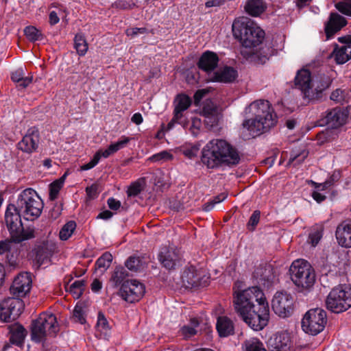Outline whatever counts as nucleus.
<instances>
[{
	"instance_id": "1",
	"label": "nucleus",
	"mask_w": 351,
	"mask_h": 351,
	"mask_svg": "<svg viewBox=\"0 0 351 351\" xmlns=\"http://www.w3.org/2000/svg\"><path fill=\"white\" fill-rule=\"evenodd\" d=\"M234 310L253 330H261L267 326L269 308L264 293L257 286L235 290L233 294Z\"/></svg>"
},
{
	"instance_id": "2",
	"label": "nucleus",
	"mask_w": 351,
	"mask_h": 351,
	"mask_svg": "<svg viewBox=\"0 0 351 351\" xmlns=\"http://www.w3.org/2000/svg\"><path fill=\"white\" fill-rule=\"evenodd\" d=\"M32 287V278L28 273L18 275L12 282L10 292L15 297L3 300L0 304V317L8 322L16 319L22 313L24 308L23 297L28 293Z\"/></svg>"
},
{
	"instance_id": "3",
	"label": "nucleus",
	"mask_w": 351,
	"mask_h": 351,
	"mask_svg": "<svg viewBox=\"0 0 351 351\" xmlns=\"http://www.w3.org/2000/svg\"><path fill=\"white\" fill-rule=\"evenodd\" d=\"M202 154V162L210 169L222 165L234 166L240 161L237 149L222 139H213L209 141L203 148Z\"/></svg>"
},
{
	"instance_id": "4",
	"label": "nucleus",
	"mask_w": 351,
	"mask_h": 351,
	"mask_svg": "<svg viewBox=\"0 0 351 351\" xmlns=\"http://www.w3.org/2000/svg\"><path fill=\"white\" fill-rule=\"evenodd\" d=\"M255 117L245 120L243 126L253 137L267 132L277 123V117L273 114L270 104L267 100H258L252 102L249 106Z\"/></svg>"
},
{
	"instance_id": "5",
	"label": "nucleus",
	"mask_w": 351,
	"mask_h": 351,
	"mask_svg": "<svg viewBox=\"0 0 351 351\" xmlns=\"http://www.w3.org/2000/svg\"><path fill=\"white\" fill-rule=\"evenodd\" d=\"M232 33L234 38L239 40L242 47L245 48L241 51V53L246 58L252 55L251 51H247L246 49L256 47L265 38V32L250 19L243 16L234 21Z\"/></svg>"
},
{
	"instance_id": "6",
	"label": "nucleus",
	"mask_w": 351,
	"mask_h": 351,
	"mask_svg": "<svg viewBox=\"0 0 351 351\" xmlns=\"http://www.w3.org/2000/svg\"><path fill=\"white\" fill-rule=\"evenodd\" d=\"M289 272L291 279L298 292L311 291L315 282L316 275L314 269L308 261L304 259L294 261L290 266Z\"/></svg>"
},
{
	"instance_id": "7",
	"label": "nucleus",
	"mask_w": 351,
	"mask_h": 351,
	"mask_svg": "<svg viewBox=\"0 0 351 351\" xmlns=\"http://www.w3.org/2000/svg\"><path fill=\"white\" fill-rule=\"evenodd\" d=\"M15 206L25 220L33 221L40 215L43 202L36 191L29 188L20 193Z\"/></svg>"
},
{
	"instance_id": "8",
	"label": "nucleus",
	"mask_w": 351,
	"mask_h": 351,
	"mask_svg": "<svg viewBox=\"0 0 351 351\" xmlns=\"http://www.w3.org/2000/svg\"><path fill=\"white\" fill-rule=\"evenodd\" d=\"M22 214L15 204L8 205L5 213V222L14 242L20 243L23 241L34 237V232L25 231L21 221Z\"/></svg>"
},
{
	"instance_id": "9",
	"label": "nucleus",
	"mask_w": 351,
	"mask_h": 351,
	"mask_svg": "<svg viewBox=\"0 0 351 351\" xmlns=\"http://www.w3.org/2000/svg\"><path fill=\"white\" fill-rule=\"evenodd\" d=\"M326 308L334 313H341L351 308V287L340 285L331 289L326 301Z\"/></svg>"
},
{
	"instance_id": "10",
	"label": "nucleus",
	"mask_w": 351,
	"mask_h": 351,
	"mask_svg": "<svg viewBox=\"0 0 351 351\" xmlns=\"http://www.w3.org/2000/svg\"><path fill=\"white\" fill-rule=\"evenodd\" d=\"M58 330L56 317L53 314H43L32 323V339L36 342H40L47 335L55 336Z\"/></svg>"
},
{
	"instance_id": "11",
	"label": "nucleus",
	"mask_w": 351,
	"mask_h": 351,
	"mask_svg": "<svg viewBox=\"0 0 351 351\" xmlns=\"http://www.w3.org/2000/svg\"><path fill=\"white\" fill-rule=\"evenodd\" d=\"M327 323L326 312L319 308H311L302 319V328L304 332L311 335H317L324 330Z\"/></svg>"
},
{
	"instance_id": "12",
	"label": "nucleus",
	"mask_w": 351,
	"mask_h": 351,
	"mask_svg": "<svg viewBox=\"0 0 351 351\" xmlns=\"http://www.w3.org/2000/svg\"><path fill=\"white\" fill-rule=\"evenodd\" d=\"M271 307L279 317H290L294 310V298L291 294L286 291H278L273 298Z\"/></svg>"
},
{
	"instance_id": "13",
	"label": "nucleus",
	"mask_w": 351,
	"mask_h": 351,
	"mask_svg": "<svg viewBox=\"0 0 351 351\" xmlns=\"http://www.w3.org/2000/svg\"><path fill=\"white\" fill-rule=\"evenodd\" d=\"M295 86L300 89L305 99L314 101L317 99L319 93L314 92L312 86L311 72L308 69H302L297 72L294 80Z\"/></svg>"
},
{
	"instance_id": "14",
	"label": "nucleus",
	"mask_w": 351,
	"mask_h": 351,
	"mask_svg": "<svg viewBox=\"0 0 351 351\" xmlns=\"http://www.w3.org/2000/svg\"><path fill=\"white\" fill-rule=\"evenodd\" d=\"M145 293V286L137 280H127L123 282L119 290L120 296L125 301H138Z\"/></svg>"
},
{
	"instance_id": "15",
	"label": "nucleus",
	"mask_w": 351,
	"mask_h": 351,
	"mask_svg": "<svg viewBox=\"0 0 351 351\" xmlns=\"http://www.w3.org/2000/svg\"><path fill=\"white\" fill-rule=\"evenodd\" d=\"M253 277L258 284L269 287L274 283L276 275L271 264L263 263L255 267Z\"/></svg>"
},
{
	"instance_id": "16",
	"label": "nucleus",
	"mask_w": 351,
	"mask_h": 351,
	"mask_svg": "<svg viewBox=\"0 0 351 351\" xmlns=\"http://www.w3.org/2000/svg\"><path fill=\"white\" fill-rule=\"evenodd\" d=\"M158 260L166 269H174L180 260V252L174 245L161 247L158 253Z\"/></svg>"
},
{
	"instance_id": "17",
	"label": "nucleus",
	"mask_w": 351,
	"mask_h": 351,
	"mask_svg": "<svg viewBox=\"0 0 351 351\" xmlns=\"http://www.w3.org/2000/svg\"><path fill=\"white\" fill-rule=\"evenodd\" d=\"M40 141V133L38 128H29L26 134L17 143V148L24 153L32 154L36 151Z\"/></svg>"
},
{
	"instance_id": "18",
	"label": "nucleus",
	"mask_w": 351,
	"mask_h": 351,
	"mask_svg": "<svg viewBox=\"0 0 351 351\" xmlns=\"http://www.w3.org/2000/svg\"><path fill=\"white\" fill-rule=\"evenodd\" d=\"M202 277L200 273L193 266L184 269L182 275V280L184 287L187 289L205 287L207 285V279Z\"/></svg>"
},
{
	"instance_id": "19",
	"label": "nucleus",
	"mask_w": 351,
	"mask_h": 351,
	"mask_svg": "<svg viewBox=\"0 0 351 351\" xmlns=\"http://www.w3.org/2000/svg\"><path fill=\"white\" fill-rule=\"evenodd\" d=\"M268 343L271 351H289L291 348L289 334L285 331L278 332L269 339Z\"/></svg>"
},
{
	"instance_id": "20",
	"label": "nucleus",
	"mask_w": 351,
	"mask_h": 351,
	"mask_svg": "<svg viewBox=\"0 0 351 351\" xmlns=\"http://www.w3.org/2000/svg\"><path fill=\"white\" fill-rule=\"evenodd\" d=\"M56 249V244L49 241L43 242L35 247V259L39 266L44 264L45 261L49 260Z\"/></svg>"
},
{
	"instance_id": "21",
	"label": "nucleus",
	"mask_w": 351,
	"mask_h": 351,
	"mask_svg": "<svg viewBox=\"0 0 351 351\" xmlns=\"http://www.w3.org/2000/svg\"><path fill=\"white\" fill-rule=\"evenodd\" d=\"M347 21L346 19L337 13L332 12L325 26V32L327 38L332 37L336 32L346 26Z\"/></svg>"
},
{
	"instance_id": "22",
	"label": "nucleus",
	"mask_w": 351,
	"mask_h": 351,
	"mask_svg": "<svg viewBox=\"0 0 351 351\" xmlns=\"http://www.w3.org/2000/svg\"><path fill=\"white\" fill-rule=\"evenodd\" d=\"M335 235L341 246L351 247V221L340 223L337 228Z\"/></svg>"
},
{
	"instance_id": "23",
	"label": "nucleus",
	"mask_w": 351,
	"mask_h": 351,
	"mask_svg": "<svg viewBox=\"0 0 351 351\" xmlns=\"http://www.w3.org/2000/svg\"><path fill=\"white\" fill-rule=\"evenodd\" d=\"M218 62L217 55L213 51H206L199 58L197 66L199 69L210 73L217 67Z\"/></svg>"
},
{
	"instance_id": "24",
	"label": "nucleus",
	"mask_w": 351,
	"mask_h": 351,
	"mask_svg": "<svg viewBox=\"0 0 351 351\" xmlns=\"http://www.w3.org/2000/svg\"><path fill=\"white\" fill-rule=\"evenodd\" d=\"M237 77V71L231 66H225L213 73L211 81L217 82L230 83L233 82Z\"/></svg>"
},
{
	"instance_id": "25",
	"label": "nucleus",
	"mask_w": 351,
	"mask_h": 351,
	"mask_svg": "<svg viewBox=\"0 0 351 351\" xmlns=\"http://www.w3.org/2000/svg\"><path fill=\"white\" fill-rule=\"evenodd\" d=\"M346 118L340 108H335L327 113L325 123L331 128H337L345 123Z\"/></svg>"
},
{
	"instance_id": "26",
	"label": "nucleus",
	"mask_w": 351,
	"mask_h": 351,
	"mask_svg": "<svg viewBox=\"0 0 351 351\" xmlns=\"http://www.w3.org/2000/svg\"><path fill=\"white\" fill-rule=\"evenodd\" d=\"M330 57H334L335 62L337 64H342L351 59V45L350 44H344L339 47L338 45H335V48L330 54Z\"/></svg>"
},
{
	"instance_id": "27",
	"label": "nucleus",
	"mask_w": 351,
	"mask_h": 351,
	"mask_svg": "<svg viewBox=\"0 0 351 351\" xmlns=\"http://www.w3.org/2000/svg\"><path fill=\"white\" fill-rule=\"evenodd\" d=\"M10 341L12 344L21 346L24 342L27 332L22 325L16 324L10 327Z\"/></svg>"
},
{
	"instance_id": "28",
	"label": "nucleus",
	"mask_w": 351,
	"mask_h": 351,
	"mask_svg": "<svg viewBox=\"0 0 351 351\" xmlns=\"http://www.w3.org/2000/svg\"><path fill=\"white\" fill-rule=\"evenodd\" d=\"M216 328L220 337H228L234 333L232 322L227 317H219L216 324Z\"/></svg>"
},
{
	"instance_id": "29",
	"label": "nucleus",
	"mask_w": 351,
	"mask_h": 351,
	"mask_svg": "<svg viewBox=\"0 0 351 351\" xmlns=\"http://www.w3.org/2000/svg\"><path fill=\"white\" fill-rule=\"evenodd\" d=\"M128 272L123 267L117 266L114 268L110 281L114 287H117L119 285L121 287L123 282L128 280H126V278H128Z\"/></svg>"
},
{
	"instance_id": "30",
	"label": "nucleus",
	"mask_w": 351,
	"mask_h": 351,
	"mask_svg": "<svg viewBox=\"0 0 351 351\" xmlns=\"http://www.w3.org/2000/svg\"><path fill=\"white\" fill-rule=\"evenodd\" d=\"M202 114L206 118V123L215 125L217 123V115L216 106L212 103L206 104L202 108Z\"/></svg>"
},
{
	"instance_id": "31",
	"label": "nucleus",
	"mask_w": 351,
	"mask_h": 351,
	"mask_svg": "<svg viewBox=\"0 0 351 351\" xmlns=\"http://www.w3.org/2000/svg\"><path fill=\"white\" fill-rule=\"evenodd\" d=\"M245 9L249 14L256 16L265 11V6L263 0H250Z\"/></svg>"
},
{
	"instance_id": "32",
	"label": "nucleus",
	"mask_w": 351,
	"mask_h": 351,
	"mask_svg": "<svg viewBox=\"0 0 351 351\" xmlns=\"http://www.w3.org/2000/svg\"><path fill=\"white\" fill-rule=\"evenodd\" d=\"M11 79L14 82L17 83L19 86L25 88L32 83L33 77L32 76L25 77L23 69L20 68L12 73Z\"/></svg>"
},
{
	"instance_id": "33",
	"label": "nucleus",
	"mask_w": 351,
	"mask_h": 351,
	"mask_svg": "<svg viewBox=\"0 0 351 351\" xmlns=\"http://www.w3.org/2000/svg\"><path fill=\"white\" fill-rule=\"evenodd\" d=\"M112 261V256L110 252L104 253L95 263V269L104 274L110 266Z\"/></svg>"
},
{
	"instance_id": "34",
	"label": "nucleus",
	"mask_w": 351,
	"mask_h": 351,
	"mask_svg": "<svg viewBox=\"0 0 351 351\" xmlns=\"http://www.w3.org/2000/svg\"><path fill=\"white\" fill-rule=\"evenodd\" d=\"M330 99L335 103L342 105L348 101L350 93L346 89L337 88L331 93Z\"/></svg>"
},
{
	"instance_id": "35",
	"label": "nucleus",
	"mask_w": 351,
	"mask_h": 351,
	"mask_svg": "<svg viewBox=\"0 0 351 351\" xmlns=\"http://www.w3.org/2000/svg\"><path fill=\"white\" fill-rule=\"evenodd\" d=\"M125 267L132 272H138L143 269L144 263L138 256H130L125 263Z\"/></svg>"
},
{
	"instance_id": "36",
	"label": "nucleus",
	"mask_w": 351,
	"mask_h": 351,
	"mask_svg": "<svg viewBox=\"0 0 351 351\" xmlns=\"http://www.w3.org/2000/svg\"><path fill=\"white\" fill-rule=\"evenodd\" d=\"M244 351H267L263 343L256 338L245 340L243 344Z\"/></svg>"
},
{
	"instance_id": "37",
	"label": "nucleus",
	"mask_w": 351,
	"mask_h": 351,
	"mask_svg": "<svg viewBox=\"0 0 351 351\" xmlns=\"http://www.w3.org/2000/svg\"><path fill=\"white\" fill-rule=\"evenodd\" d=\"M175 108L181 111H184L191 106V99L185 94L178 95L175 99Z\"/></svg>"
},
{
	"instance_id": "38",
	"label": "nucleus",
	"mask_w": 351,
	"mask_h": 351,
	"mask_svg": "<svg viewBox=\"0 0 351 351\" xmlns=\"http://www.w3.org/2000/svg\"><path fill=\"white\" fill-rule=\"evenodd\" d=\"M76 228V223L73 221H70L63 226L60 231V239L62 241L67 240L73 234Z\"/></svg>"
},
{
	"instance_id": "39",
	"label": "nucleus",
	"mask_w": 351,
	"mask_h": 351,
	"mask_svg": "<svg viewBox=\"0 0 351 351\" xmlns=\"http://www.w3.org/2000/svg\"><path fill=\"white\" fill-rule=\"evenodd\" d=\"M74 46L80 56H84L88 50V44L85 38L80 34H76Z\"/></svg>"
},
{
	"instance_id": "40",
	"label": "nucleus",
	"mask_w": 351,
	"mask_h": 351,
	"mask_svg": "<svg viewBox=\"0 0 351 351\" xmlns=\"http://www.w3.org/2000/svg\"><path fill=\"white\" fill-rule=\"evenodd\" d=\"M332 80L326 75H324L322 77H321V80L319 82V84L317 86V87L313 89L314 92L319 93L320 95H319V97L317 99H314V101L319 100L322 97V92L328 88L332 84Z\"/></svg>"
},
{
	"instance_id": "41",
	"label": "nucleus",
	"mask_w": 351,
	"mask_h": 351,
	"mask_svg": "<svg viewBox=\"0 0 351 351\" xmlns=\"http://www.w3.org/2000/svg\"><path fill=\"white\" fill-rule=\"evenodd\" d=\"M24 33L27 39L31 42L41 40L43 34L34 26H27L24 29Z\"/></svg>"
},
{
	"instance_id": "42",
	"label": "nucleus",
	"mask_w": 351,
	"mask_h": 351,
	"mask_svg": "<svg viewBox=\"0 0 351 351\" xmlns=\"http://www.w3.org/2000/svg\"><path fill=\"white\" fill-rule=\"evenodd\" d=\"M85 287L84 280H76L69 287V292L73 295L74 298H79L83 293Z\"/></svg>"
},
{
	"instance_id": "43",
	"label": "nucleus",
	"mask_w": 351,
	"mask_h": 351,
	"mask_svg": "<svg viewBox=\"0 0 351 351\" xmlns=\"http://www.w3.org/2000/svg\"><path fill=\"white\" fill-rule=\"evenodd\" d=\"M192 326H184L180 331L184 338H190L194 336L197 333L195 328L199 326V322L197 319L194 318L191 319Z\"/></svg>"
},
{
	"instance_id": "44",
	"label": "nucleus",
	"mask_w": 351,
	"mask_h": 351,
	"mask_svg": "<svg viewBox=\"0 0 351 351\" xmlns=\"http://www.w3.org/2000/svg\"><path fill=\"white\" fill-rule=\"evenodd\" d=\"M97 328L99 331L104 332L105 335L110 331L109 323L102 312L98 313Z\"/></svg>"
},
{
	"instance_id": "45",
	"label": "nucleus",
	"mask_w": 351,
	"mask_h": 351,
	"mask_svg": "<svg viewBox=\"0 0 351 351\" xmlns=\"http://www.w3.org/2000/svg\"><path fill=\"white\" fill-rule=\"evenodd\" d=\"M308 152L306 150H302L300 152H293L291 154L289 163H294V165L301 164L304 159L308 156Z\"/></svg>"
},
{
	"instance_id": "46",
	"label": "nucleus",
	"mask_w": 351,
	"mask_h": 351,
	"mask_svg": "<svg viewBox=\"0 0 351 351\" xmlns=\"http://www.w3.org/2000/svg\"><path fill=\"white\" fill-rule=\"evenodd\" d=\"M335 8L342 14L351 16V0H344L335 4Z\"/></svg>"
},
{
	"instance_id": "47",
	"label": "nucleus",
	"mask_w": 351,
	"mask_h": 351,
	"mask_svg": "<svg viewBox=\"0 0 351 351\" xmlns=\"http://www.w3.org/2000/svg\"><path fill=\"white\" fill-rule=\"evenodd\" d=\"M338 179L339 175L334 173L322 184H317L316 182H312L313 184L315 185V189H317V190H319L321 187V190H324L332 186L335 184V182H336L338 180Z\"/></svg>"
},
{
	"instance_id": "48",
	"label": "nucleus",
	"mask_w": 351,
	"mask_h": 351,
	"mask_svg": "<svg viewBox=\"0 0 351 351\" xmlns=\"http://www.w3.org/2000/svg\"><path fill=\"white\" fill-rule=\"evenodd\" d=\"M173 158V155L167 151H162L160 153L156 154L149 158V160L152 162H163L171 160Z\"/></svg>"
},
{
	"instance_id": "49",
	"label": "nucleus",
	"mask_w": 351,
	"mask_h": 351,
	"mask_svg": "<svg viewBox=\"0 0 351 351\" xmlns=\"http://www.w3.org/2000/svg\"><path fill=\"white\" fill-rule=\"evenodd\" d=\"M62 186L56 180L49 184V199L53 201L57 198L59 191Z\"/></svg>"
},
{
	"instance_id": "50",
	"label": "nucleus",
	"mask_w": 351,
	"mask_h": 351,
	"mask_svg": "<svg viewBox=\"0 0 351 351\" xmlns=\"http://www.w3.org/2000/svg\"><path fill=\"white\" fill-rule=\"evenodd\" d=\"M73 318L75 322H79L82 324L86 322L84 311L81 306H76L75 307L73 310Z\"/></svg>"
},
{
	"instance_id": "51",
	"label": "nucleus",
	"mask_w": 351,
	"mask_h": 351,
	"mask_svg": "<svg viewBox=\"0 0 351 351\" xmlns=\"http://www.w3.org/2000/svg\"><path fill=\"white\" fill-rule=\"evenodd\" d=\"M260 219V211L255 210L250 217L247 223V228L249 230H254L255 226L258 224Z\"/></svg>"
},
{
	"instance_id": "52",
	"label": "nucleus",
	"mask_w": 351,
	"mask_h": 351,
	"mask_svg": "<svg viewBox=\"0 0 351 351\" xmlns=\"http://www.w3.org/2000/svg\"><path fill=\"white\" fill-rule=\"evenodd\" d=\"M142 191L141 185L139 182H136L132 184L128 189L127 193L129 197H135L138 195Z\"/></svg>"
},
{
	"instance_id": "53",
	"label": "nucleus",
	"mask_w": 351,
	"mask_h": 351,
	"mask_svg": "<svg viewBox=\"0 0 351 351\" xmlns=\"http://www.w3.org/2000/svg\"><path fill=\"white\" fill-rule=\"evenodd\" d=\"M322 237V232L319 230H317L309 234L308 242L311 243L313 246H315L320 241Z\"/></svg>"
},
{
	"instance_id": "54",
	"label": "nucleus",
	"mask_w": 351,
	"mask_h": 351,
	"mask_svg": "<svg viewBox=\"0 0 351 351\" xmlns=\"http://www.w3.org/2000/svg\"><path fill=\"white\" fill-rule=\"evenodd\" d=\"M100 155L99 154H95L93 158V159L88 163L83 165L81 166L80 169L82 171L89 170L93 168L99 161Z\"/></svg>"
},
{
	"instance_id": "55",
	"label": "nucleus",
	"mask_w": 351,
	"mask_h": 351,
	"mask_svg": "<svg viewBox=\"0 0 351 351\" xmlns=\"http://www.w3.org/2000/svg\"><path fill=\"white\" fill-rule=\"evenodd\" d=\"M86 192L90 199L96 198L99 194L98 185L93 184L91 186L86 187Z\"/></svg>"
},
{
	"instance_id": "56",
	"label": "nucleus",
	"mask_w": 351,
	"mask_h": 351,
	"mask_svg": "<svg viewBox=\"0 0 351 351\" xmlns=\"http://www.w3.org/2000/svg\"><path fill=\"white\" fill-rule=\"evenodd\" d=\"M147 32V29L145 27H134L130 28L126 30V34L128 36L134 37L138 34H143Z\"/></svg>"
},
{
	"instance_id": "57",
	"label": "nucleus",
	"mask_w": 351,
	"mask_h": 351,
	"mask_svg": "<svg viewBox=\"0 0 351 351\" xmlns=\"http://www.w3.org/2000/svg\"><path fill=\"white\" fill-rule=\"evenodd\" d=\"M199 148L196 146L186 147L183 150V154L187 158L191 159L197 155Z\"/></svg>"
},
{
	"instance_id": "58",
	"label": "nucleus",
	"mask_w": 351,
	"mask_h": 351,
	"mask_svg": "<svg viewBox=\"0 0 351 351\" xmlns=\"http://www.w3.org/2000/svg\"><path fill=\"white\" fill-rule=\"evenodd\" d=\"M12 241L9 240L0 241V255L9 252L11 249Z\"/></svg>"
},
{
	"instance_id": "59",
	"label": "nucleus",
	"mask_w": 351,
	"mask_h": 351,
	"mask_svg": "<svg viewBox=\"0 0 351 351\" xmlns=\"http://www.w3.org/2000/svg\"><path fill=\"white\" fill-rule=\"evenodd\" d=\"M130 141V138L129 137L122 136L119 141L114 143L117 150L119 151V149L125 147Z\"/></svg>"
},
{
	"instance_id": "60",
	"label": "nucleus",
	"mask_w": 351,
	"mask_h": 351,
	"mask_svg": "<svg viewBox=\"0 0 351 351\" xmlns=\"http://www.w3.org/2000/svg\"><path fill=\"white\" fill-rule=\"evenodd\" d=\"M108 205L111 210H117L121 207L120 201L110 197L108 199Z\"/></svg>"
},
{
	"instance_id": "61",
	"label": "nucleus",
	"mask_w": 351,
	"mask_h": 351,
	"mask_svg": "<svg viewBox=\"0 0 351 351\" xmlns=\"http://www.w3.org/2000/svg\"><path fill=\"white\" fill-rule=\"evenodd\" d=\"M208 93V91L206 89L197 90L193 97L195 103L197 104Z\"/></svg>"
},
{
	"instance_id": "62",
	"label": "nucleus",
	"mask_w": 351,
	"mask_h": 351,
	"mask_svg": "<svg viewBox=\"0 0 351 351\" xmlns=\"http://www.w3.org/2000/svg\"><path fill=\"white\" fill-rule=\"evenodd\" d=\"M115 4L117 8L122 10H130L135 6V3L130 4L125 1H119Z\"/></svg>"
},
{
	"instance_id": "63",
	"label": "nucleus",
	"mask_w": 351,
	"mask_h": 351,
	"mask_svg": "<svg viewBox=\"0 0 351 351\" xmlns=\"http://www.w3.org/2000/svg\"><path fill=\"white\" fill-rule=\"evenodd\" d=\"M225 2L226 0H208L205 3V6L206 8L219 7L223 5Z\"/></svg>"
},
{
	"instance_id": "64",
	"label": "nucleus",
	"mask_w": 351,
	"mask_h": 351,
	"mask_svg": "<svg viewBox=\"0 0 351 351\" xmlns=\"http://www.w3.org/2000/svg\"><path fill=\"white\" fill-rule=\"evenodd\" d=\"M312 197L317 203H321L326 199V196L318 191H313Z\"/></svg>"
}]
</instances>
